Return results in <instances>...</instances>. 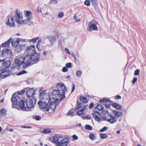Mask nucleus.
I'll return each instance as SVG.
<instances>
[{
	"label": "nucleus",
	"mask_w": 146,
	"mask_h": 146,
	"mask_svg": "<svg viewBox=\"0 0 146 146\" xmlns=\"http://www.w3.org/2000/svg\"><path fill=\"white\" fill-rule=\"evenodd\" d=\"M57 86L58 89L53 90L51 93L52 95L54 96L53 98H54L56 102V105L59 104L65 98L64 93L66 90L65 86L63 84L58 83Z\"/></svg>",
	"instance_id": "1"
},
{
	"label": "nucleus",
	"mask_w": 146,
	"mask_h": 146,
	"mask_svg": "<svg viewBox=\"0 0 146 146\" xmlns=\"http://www.w3.org/2000/svg\"><path fill=\"white\" fill-rule=\"evenodd\" d=\"M26 57H29L30 61L31 63H36L40 60V54L36 53L34 45H31L27 48L25 53L24 54Z\"/></svg>",
	"instance_id": "2"
},
{
	"label": "nucleus",
	"mask_w": 146,
	"mask_h": 146,
	"mask_svg": "<svg viewBox=\"0 0 146 146\" xmlns=\"http://www.w3.org/2000/svg\"><path fill=\"white\" fill-rule=\"evenodd\" d=\"M40 101H46L47 102H49V108L50 109L54 110L56 109V105L55 103L56 102L54 98H52L50 99L49 95L46 93L45 91H40Z\"/></svg>",
	"instance_id": "3"
},
{
	"label": "nucleus",
	"mask_w": 146,
	"mask_h": 146,
	"mask_svg": "<svg viewBox=\"0 0 146 146\" xmlns=\"http://www.w3.org/2000/svg\"><path fill=\"white\" fill-rule=\"evenodd\" d=\"M24 100V99H22L19 103V106L22 109H26V107L29 109L34 107L36 102V98L34 97L33 100L30 99H28L26 100Z\"/></svg>",
	"instance_id": "4"
},
{
	"label": "nucleus",
	"mask_w": 146,
	"mask_h": 146,
	"mask_svg": "<svg viewBox=\"0 0 146 146\" xmlns=\"http://www.w3.org/2000/svg\"><path fill=\"white\" fill-rule=\"evenodd\" d=\"M29 57H26L24 54L23 56H16L15 60V64L17 66H20L22 64L23 65V67H25L29 66L31 63L30 61V59Z\"/></svg>",
	"instance_id": "5"
},
{
	"label": "nucleus",
	"mask_w": 146,
	"mask_h": 146,
	"mask_svg": "<svg viewBox=\"0 0 146 146\" xmlns=\"http://www.w3.org/2000/svg\"><path fill=\"white\" fill-rule=\"evenodd\" d=\"M53 138L52 142L54 143L56 146H67L68 143L67 138H62L61 136L58 135L54 136Z\"/></svg>",
	"instance_id": "6"
},
{
	"label": "nucleus",
	"mask_w": 146,
	"mask_h": 146,
	"mask_svg": "<svg viewBox=\"0 0 146 146\" xmlns=\"http://www.w3.org/2000/svg\"><path fill=\"white\" fill-rule=\"evenodd\" d=\"M13 13L9 15L5 21V24L10 27H13L15 26L14 20L13 18Z\"/></svg>",
	"instance_id": "7"
},
{
	"label": "nucleus",
	"mask_w": 146,
	"mask_h": 146,
	"mask_svg": "<svg viewBox=\"0 0 146 146\" xmlns=\"http://www.w3.org/2000/svg\"><path fill=\"white\" fill-rule=\"evenodd\" d=\"M49 102H47L46 101H40L38 103V104L39 105L40 108L41 109H44V110L48 111L50 108L49 105L48 103Z\"/></svg>",
	"instance_id": "8"
},
{
	"label": "nucleus",
	"mask_w": 146,
	"mask_h": 146,
	"mask_svg": "<svg viewBox=\"0 0 146 146\" xmlns=\"http://www.w3.org/2000/svg\"><path fill=\"white\" fill-rule=\"evenodd\" d=\"M20 101V98L19 96L15 94H14L12 97L11 102L12 103V107L15 108L14 106L18 104Z\"/></svg>",
	"instance_id": "9"
},
{
	"label": "nucleus",
	"mask_w": 146,
	"mask_h": 146,
	"mask_svg": "<svg viewBox=\"0 0 146 146\" xmlns=\"http://www.w3.org/2000/svg\"><path fill=\"white\" fill-rule=\"evenodd\" d=\"M5 59L2 60L0 59V63L1 64V68L2 70L9 68L11 64V62L10 61H5Z\"/></svg>",
	"instance_id": "10"
},
{
	"label": "nucleus",
	"mask_w": 146,
	"mask_h": 146,
	"mask_svg": "<svg viewBox=\"0 0 146 146\" xmlns=\"http://www.w3.org/2000/svg\"><path fill=\"white\" fill-rule=\"evenodd\" d=\"M12 55L11 51L10 49H4L2 51V57L6 58H9Z\"/></svg>",
	"instance_id": "11"
},
{
	"label": "nucleus",
	"mask_w": 146,
	"mask_h": 146,
	"mask_svg": "<svg viewBox=\"0 0 146 146\" xmlns=\"http://www.w3.org/2000/svg\"><path fill=\"white\" fill-rule=\"evenodd\" d=\"M11 73V72L9 70H3L0 73V76L1 78H4L8 77Z\"/></svg>",
	"instance_id": "12"
},
{
	"label": "nucleus",
	"mask_w": 146,
	"mask_h": 146,
	"mask_svg": "<svg viewBox=\"0 0 146 146\" xmlns=\"http://www.w3.org/2000/svg\"><path fill=\"white\" fill-rule=\"evenodd\" d=\"M23 41V40H22L21 42L19 43L15 47V50L16 52H20L24 49L25 47V45L21 44Z\"/></svg>",
	"instance_id": "13"
},
{
	"label": "nucleus",
	"mask_w": 146,
	"mask_h": 146,
	"mask_svg": "<svg viewBox=\"0 0 146 146\" xmlns=\"http://www.w3.org/2000/svg\"><path fill=\"white\" fill-rule=\"evenodd\" d=\"M110 119H108L106 117H105V119L108 122L111 123H113L116 122L117 120L116 118V117H115L112 115H110Z\"/></svg>",
	"instance_id": "14"
},
{
	"label": "nucleus",
	"mask_w": 146,
	"mask_h": 146,
	"mask_svg": "<svg viewBox=\"0 0 146 146\" xmlns=\"http://www.w3.org/2000/svg\"><path fill=\"white\" fill-rule=\"evenodd\" d=\"M100 114V113L98 111H95L94 113H92V115L93 118L96 121L99 122L101 121V118L98 115Z\"/></svg>",
	"instance_id": "15"
},
{
	"label": "nucleus",
	"mask_w": 146,
	"mask_h": 146,
	"mask_svg": "<svg viewBox=\"0 0 146 146\" xmlns=\"http://www.w3.org/2000/svg\"><path fill=\"white\" fill-rule=\"evenodd\" d=\"M36 91L35 89L33 88H31L28 90L26 92L27 96L29 97H30L34 96L35 94Z\"/></svg>",
	"instance_id": "16"
},
{
	"label": "nucleus",
	"mask_w": 146,
	"mask_h": 146,
	"mask_svg": "<svg viewBox=\"0 0 146 146\" xmlns=\"http://www.w3.org/2000/svg\"><path fill=\"white\" fill-rule=\"evenodd\" d=\"M22 40V39L20 38L17 39L16 40H13L11 41L12 44L13 46L15 47L19 43L21 42Z\"/></svg>",
	"instance_id": "17"
},
{
	"label": "nucleus",
	"mask_w": 146,
	"mask_h": 146,
	"mask_svg": "<svg viewBox=\"0 0 146 146\" xmlns=\"http://www.w3.org/2000/svg\"><path fill=\"white\" fill-rule=\"evenodd\" d=\"M47 38L49 41L51 45L52 46L56 41L55 37L54 36H50L47 37Z\"/></svg>",
	"instance_id": "18"
},
{
	"label": "nucleus",
	"mask_w": 146,
	"mask_h": 146,
	"mask_svg": "<svg viewBox=\"0 0 146 146\" xmlns=\"http://www.w3.org/2000/svg\"><path fill=\"white\" fill-rule=\"evenodd\" d=\"M88 31H90L91 30H98V27L95 24H92L88 28Z\"/></svg>",
	"instance_id": "19"
},
{
	"label": "nucleus",
	"mask_w": 146,
	"mask_h": 146,
	"mask_svg": "<svg viewBox=\"0 0 146 146\" xmlns=\"http://www.w3.org/2000/svg\"><path fill=\"white\" fill-rule=\"evenodd\" d=\"M14 14L15 15V19L16 18H18L19 19H22L23 18V15L22 14L20 13L19 11L17 10L16 12H14Z\"/></svg>",
	"instance_id": "20"
},
{
	"label": "nucleus",
	"mask_w": 146,
	"mask_h": 146,
	"mask_svg": "<svg viewBox=\"0 0 146 146\" xmlns=\"http://www.w3.org/2000/svg\"><path fill=\"white\" fill-rule=\"evenodd\" d=\"M113 113L115 116V117H120L122 116L123 113L122 112L118 111L116 110H113Z\"/></svg>",
	"instance_id": "21"
},
{
	"label": "nucleus",
	"mask_w": 146,
	"mask_h": 146,
	"mask_svg": "<svg viewBox=\"0 0 146 146\" xmlns=\"http://www.w3.org/2000/svg\"><path fill=\"white\" fill-rule=\"evenodd\" d=\"M86 109L82 108L80 110L78 111L77 112V114L79 115H81L82 114H84L86 113Z\"/></svg>",
	"instance_id": "22"
},
{
	"label": "nucleus",
	"mask_w": 146,
	"mask_h": 146,
	"mask_svg": "<svg viewBox=\"0 0 146 146\" xmlns=\"http://www.w3.org/2000/svg\"><path fill=\"white\" fill-rule=\"evenodd\" d=\"M24 13H25V16L28 18H32V13L31 12L29 11H25Z\"/></svg>",
	"instance_id": "23"
},
{
	"label": "nucleus",
	"mask_w": 146,
	"mask_h": 146,
	"mask_svg": "<svg viewBox=\"0 0 146 146\" xmlns=\"http://www.w3.org/2000/svg\"><path fill=\"white\" fill-rule=\"evenodd\" d=\"M11 40V38L9 39L7 41L5 42V43L2 44V46L3 47H6L9 46L10 44Z\"/></svg>",
	"instance_id": "24"
},
{
	"label": "nucleus",
	"mask_w": 146,
	"mask_h": 146,
	"mask_svg": "<svg viewBox=\"0 0 146 146\" xmlns=\"http://www.w3.org/2000/svg\"><path fill=\"white\" fill-rule=\"evenodd\" d=\"M80 101L84 103H87L88 102L86 98L83 96H80Z\"/></svg>",
	"instance_id": "25"
},
{
	"label": "nucleus",
	"mask_w": 146,
	"mask_h": 146,
	"mask_svg": "<svg viewBox=\"0 0 146 146\" xmlns=\"http://www.w3.org/2000/svg\"><path fill=\"white\" fill-rule=\"evenodd\" d=\"M100 138L102 139L106 138L108 137L107 133H100Z\"/></svg>",
	"instance_id": "26"
},
{
	"label": "nucleus",
	"mask_w": 146,
	"mask_h": 146,
	"mask_svg": "<svg viewBox=\"0 0 146 146\" xmlns=\"http://www.w3.org/2000/svg\"><path fill=\"white\" fill-rule=\"evenodd\" d=\"M7 111L5 108H2L0 110V115L1 116L5 115Z\"/></svg>",
	"instance_id": "27"
},
{
	"label": "nucleus",
	"mask_w": 146,
	"mask_h": 146,
	"mask_svg": "<svg viewBox=\"0 0 146 146\" xmlns=\"http://www.w3.org/2000/svg\"><path fill=\"white\" fill-rule=\"evenodd\" d=\"M51 131L49 129H44L42 131V133L44 134H48L51 133Z\"/></svg>",
	"instance_id": "28"
},
{
	"label": "nucleus",
	"mask_w": 146,
	"mask_h": 146,
	"mask_svg": "<svg viewBox=\"0 0 146 146\" xmlns=\"http://www.w3.org/2000/svg\"><path fill=\"white\" fill-rule=\"evenodd\" d=\"M21 19L18 18H16L15 20L16 22L19 24H22L23 23V21Z\"/></svg>",
	"instance_id": "29"
},
{
	"label": "nucleus",
	"mask_w": 146,
	"mask_h": 146,
	"mask_svg": "<svg viewBox=\"0 0 146 146\" xmlns=\"http://www.w3.org/2000/svg\"><path fill=\"white\" fill-rule=\"evenodd\" d=\"M85 128L87 130H91L92 129V127L89 125H86L85 126Z\"/></svg>",
	"instance_id": "30"
},
{
	"label": "nucleus",
	"mask_w": 146,
	"mask_h": 146,
	"mask_svg": "<svg viewBox=\"0 0 146 146\" xmlns=\"http://www.w3.org/2000/svg\"><path fill=\"white\" fill-rule=\"evenodd\" d=\"M41 40H38L37 43L36 45V47L37 49L39 50H40L41 49H40L39 48V47L40 46V43L41 42Z\"/></svg>",
	"instance_id": "31"
},
{
	"label": "nucleus",
	"mask_w": 146,
	"mask_h": 146,
	"mask_svg": "<svg viewBox=\"0 0 146 146\" xmlns=\"http://www.w3.org/2000/svg\"><path fill=\"white\" fill-rule=\"evenodd\" d=\"M109 101V99H107L105 98H104L103 99L100 100V102L101 103H106V102H108Z\"/></svg>",
	"instance_id": "32"
},
{
	"label": "nucleus",
	"mask_w": 146,
	"mask_h": 146,
	"mask_svg": "<svg viewBox=\"0 0 146 146\" xmlns=\"http://www.w3.org/2000/svg\"><path fill=\"white\" fill-rule=\"evenodd\" d=\"M91 3L94 6H96L97 5V0H89Z\"/></svg>",
	"instance_id": "33"
},
{
	"label": "nucleus",
	"mask_w": 146,
	"mask_h": 146,
	"mask_svg": "<svg viewBox=\"0 0 146 146\" xmlns=\"http://www.w3.org/2000/svg\"><path fill=\"white\" fill-rule=\"evenodd\" d=\"M31 19H32V18H27L26 20L23 21V23L25 24H27L30 23L31 22L30 20Z\"/></svg>",
	"instance_id": "34"
},
{
	"label": "nucleus",
	"mask_w": 146,
	"mask_h": 146,
	"mask_svg": "<svg viewBox=\"0 0 146 146\" xmlns=\"http://www.w3.org/2000/svg\"><path fill=\"white\" fill-rule=\"evenodd\" d=\"M66 115L67 116L70 115L71 116H73L74 115V113L71 110H70L67 113Z\"/></svg>",
	"instance_id": "35"
},
{
	"label": "nucleus",
	"mask_w": 146,
	"mask_h": 146,
	"mask_svg": "<svg viewBox=\"0 0 146 146\" xmlns=\"http://www.w3.org/2000/svg\"><path fill=\"white\" fill-rule=\"evenodd\" d=\"M96 108L99 111H100L103 110V106L100 105H98L96 107Z\"/></svg>",
	"instance_id": "36"
},
{
	"label": "nucleus",
	"mask_w": 146,
	"mask_h": 146,
	"mask_svg": "<svg viewBox=\"0 0 146 146\" xmlns=\"http://www.w3.org/2000/svg\"><path fill=\"white\" fill-rule=\"evenodd\" d=\"M89 138L92 140H93L95 139V137L93 133H90L89 135Z\"/></svg>",
	"instance_id": "37"
},
{
	"label": "nucleus",
	"mask_w": 146,
	"mask_h": 146,
	"mask_svg": "<svg viewBox=\"0 0 146 146\" xmlns=\"http://www.w3.org/2000/svg\"><path fill=\"white\" fill-rule=\"evenodd\" d=\"M39 38L38 37L35 38L31 40H30V41L32 42L33 43H35L36 42L37 40L39 39Z\"/></svg>",
	"instance_id": "38"
},
{
	"label": "nucleus",
	"mask_w": 146,
	"mask_h": 146,
	"mask_svg": "<svg viewBox=\"0 0 146 146\" xmlns=\"http://www.w3.org/2000/svg\"><path fill=\"white\" fill-rule=\"evenodd\" d=\"M140 70L139 69H136L134 72V75L135 76H138L139 74Z\"/></svg>",
	"instance_id": "39"
},
{
	"label": "nucleus",
	"mask_w": 146,
	"mask_h": 146,
	"mask_svg": "<svg viewBox=\"0 0 146 146\" xmlns=\"http://www.w3.org/2000/svg\"><path fill=\"white\" fill-rule=\"evenodd\" d=\"M27 73V72L25 70H23L17 74V75H20L23 74H24Z\"/></svg>",
	"instance_id": "40"
},
{
	"label": "nucleus",
	"mask_w": 146,
	"mask_h": 146,
	"mask_svg": "<svg viewBox=\"0 0 146 146\" xmlns=\"http://www.w3.org/2000/svg\"><path fill=\"white\" fill-rule=\"evenodd\" d=\"M82 74V72L81 70L77 71L76 73L77 76L78 77H80L81 76Z\"/></svg>",
	"instance_id": "41"
},
{
	"label": "nucleus",
	"mask_w": 146,
	"mask_h": 146,
	"mask_svg": "<svg viewBox=\"0 0 146 146\" xmlns=\"http://www.w3.org/2000/svg\"><path fill=\"white\" fill-rule=\"evenodd\" d=\"M84 4L88 6H89L90 5V1L86 0L84 2Z\"/></svg>",
	"instance_id": "42"
},
{
	"label": "nucleus",
	"mask_w": 146,
	"mask_h": 146,
	"mask_svg": "<svg viewBox=\"0 0 146 146\" xmlns=\"http://www.w3.org/2000/svg\"><path fill=\"white\" fill-rule=\"evenodd\" d=\"M33 117L36 120H39L41 119V117L40 116L35 115Z\"/></svg>",
	"instance_id": "43"
},
{
	"label": "nucleus",
	"mask_w": 146,
	"mask_h": 146,
	"mask_svg": "<svg viewBox=\"0 0 146 146\" xmlns=\"http://www.w3.org/2000/svg\"><path fill=\"white\" fill-rule=\"evenodd\" d=\"M91 116L90 115H88L87 116H85L84 117H82V118L84 119H90L91 118Z\"/></svg>",
	"instance_id": "44"
},
{
	"label": "nucleus",
	"mask_w": 146,
	"mask_h": 146,
	"mask_svg": "<svg viewBox=\"0 0 146 146\" xmlns=\"http://www.w3.org/2000/svg\"><path fill=\"white\" fill-rule=\"evenodd\" d=\"M72 63H68L66 64V66L68 68H70L72 67Z\"/></svg>",
	"instance_id": "45"
},
{
	"label": "nucleus",
	"mask_w": 146,
	"mask_h": 146,
	"mask_svg": "<svg viewBox=\"0 0 146 146\" xmlns=\"http://www.w3.org/2000/svg\"><path fill=\"white\" fill-rule=\"evenodd\" d=\"M82 107V104L81 103H78L77 104L76 107V109L78 110L79 109Z\"/></svg>",
	"instance_id": "46"
},
{
	"label": "nucleus",
	"mask_w": 146,
	"mask_h": 146,
	"mask_svg": "<svg viewBox=\"0 0 146 146\" xmlns=\"http://www.w3.org/2000/svg\"><path fill=\"white\" fill-rule=\"evenodd\" d=\"M108 129V128L106 127H104L103 128L101 129L100 131V132H103L104 131H105L107 130Z\"/></svg>",
	"instance_id": "47"
},
{
	"label": "nucleus",
	"mask_w": 146,
	"mask_h": 146,
	"mask_svg": "<svg viewBox=\"0 0 146 146\" xmlns=\"http://www.w3.org/2000/svg\"><path fill=\"white\" fill-rule=\"evenodd\" d=\"M64 16V13L63 12L60 13L58 14V17L59 18H61Z\"/></svg>",
	"instance_id": "48"
},
{
	"label": "nucleus",
	"mask_w": 146,
	"mask_h": 146,
	"mask_svg": "<svg viewBox=\"0 0 146 146\" xmlns=\"http://www.w3.org/2000/svg\"><path fill=\"white\" fill-rule=\"evenodd\" d=\"M68 69L66 68V67H64L62 69V71L64 72H67Z\"/></svg>",
	"instance_id": "49"
},
{
	"label": "nucleus",
	"mask_w": 146,
	"mask_h": 146,
	"mask_svg": "<svg viewBox=\"0 0 146 146\" xmlns=\"http://www.w3.org/2000/svg\"><path fill=\"white\" fill-rule=\"evenodd\" d=\"M72 138L74 140H77L78 139V137L75 135H73L72 136Z\"/></svg>",
	"instance_id": "50"
},
{
	"label": "nucleus",
	"mask_w": 146,
	"mask_h": 146,
	"mask_svg": "<svg viewBox=\"0 0 146 146\" xmlns=\"http://www.w3.org/2000/svg\"><path fill=\"white\" fill-rule=\"evenodd\" d=\"M122 108V106L118 104L115 108L119 110Z\"/></svg>",
	"instance_id": "51"
},
{
	"label": "nucleus",
	"mask_w": 146,
	"mask_h": 146,
	"mask_svg": "<svg viewBox=\"0 0 146 146\" xmlns=\"http://www.w3.org/2000/svg\"><path fill=\"white\" fill-rule=\"evenodd\" d=\"M72 88L71 92H72L74 91V90H75V86L74 84H72Z\"/></svg>",
	"instance_id": "52"
},
{
	"label": "nucleus",
	"mask_w": 146,
	"mask_h": 146,
	"mask_svg": "<svg viewBox=\"0 0 146 146\" xmlns=\"http://www.w3.org/2000/svg\"><path fill=\"white\" fill-rule=\"evenodd\" d=\"M137 79L136 77L134 78L132 81L133 84H135L137 80Z\"/></svg>",
	"instance_id": "53"
},
{
	"label": "nucleus",
	"mask_w": 146,
	"mask_h": 146,
	"mask_svg": "<svg viewBox=\"0 0 146 146\" xmlns=\"http://www.w3.org/2000/svg\"><path fill=\"white\" fill-rule=\"evenodd\" d=\"M94 105V104L93 102H92L90 104V105L89 106V108L90 109L92 108L93 107Z\"/></svg>",
	"instance_id": "54"
},
{
	"label": "nucleus",
	"mask_w": 146,
	"mask_h": 146,
	"mask_svg": "<svg viewBox=\"0 0 146 146\" xmlns=\"http://www.w3.org/2000/svg\"><path fill=\"white\" fill-rule=\"evenodd\" d=\"M21 127L24 128L31 129L32 128V127L31 126H21Z\"/></svg>",
	"instance_id": "55"
},
{
	"label": "nucleus",
	"mask_w": 146,
	"mask_h": 146,
	"mask_svg": "<svg viewBox=\"0 0 146 146\" xmlns=\"http://www.w3.org/2000/svg\"><path fill=\"white\" fill-rule=\"evenodd\" d=\"M118 104L117 103H113L112 104V106L113 107L115 108Z\"/></svg>",
	"instance_id": "56"
},
{
	"label": "nucleus",
	"mask_w": 146,
	"mask_h": 146,
	"mask_svg": "<svg viewBox=\"0 0 146 146\" xmlns=\"http://www.w3.org/2000/svg\"><path fill=\"white\" fill-rule=\"evenodd\" d=\"M115 98L116 99H121V97L119 95H117L115 96Z\"/></svg>",
	"instance_id": "57"
},
{
	"label": "nucleus",
	"mask_w": 146,
	"mask_h": 146,
	"mask_svg": "<svg viewBox=\"0 0 146 146\" xmlns=\"http://www.w3.org/2000/svg\"><path fill=\"white\" fill-rule=\"evenodd\" d=\"M104 105L106 106V108H108L110 107V104L106 105L104 104Z\"/></svg>",
	"instance_id": "58"
},
{
	"label": "nucleus",
	"mask_w": 146,
	"mask_h": 146,
	"mask_svg": "<svg viewBox=\"0 0 146 146\" xmlns=\"http://www.w3.org/2000/svg\"><path fill=\"white\" fill-rule=\"evenodd\" d=\"M53 1V2H52V3H54V4H57L58 3V1H56V0H55L54 1Z\"/></svg>",
	"instance_id": "59"
},
{
	"label": "nucleus",
	"mask_w": 146,
	"mask_h": 146,
	"mask_svg": "<svg viewBox=\"0 0 146 146\" xmlns=\"http://www.w3.org/2000/svg\"><path fill=\"white\" fill-rule=\"evenodd\" d=\"M24 93V91L23 90H22L21 91V92H18L19 94H23Z\"/></svg>",
	"instance_id": "60"
},
{
	"label": "nucleus",
	"mask_w": 146,
	"mask_h": 146,
	"mask_svg": "<svg viewBox=\"0 0 146 146\" xmlns=\"http://www.w3.org/2000/svg\"><path fill=\"white\" fill-rule=\"evenodd\" d=\"M88 106V105H84V109H86V111H87V110L86 109V108Z\"/></svg>",
	"instance_id": "61"
},
{
	"label": "nucleus",
	"mask_w": 146,
	"mask_h": 146,
	"mask_svg": "<svg viewBox=\"0 0 146 146\" xmlns=\"http://www.w3.org/2000/svg\"><path fill=\"white\" fill-rule=\"evenodd\" d=\"M71 54H72V56L74 57H74H76L75 54L74 52H72Z\"/></svg>",
	"instance_id": "62"
},
{
	"label": "nucleus",
	"mask_w": 146,
	"mask_h": 146,
	"mask_svg": "<svg viewBox=\"0 0 146 146\" xmlns=\"http://www.w3.org/2000/svg\"><path fill=\"white\" fill-rule=\"evenodd\" d=\"M65 51L67 53H68L69 51V50L66 48L65 49Z\"/></svg>",
	"instance_id": "63"
},
{
	"label": "nucleus",
	"mask_w": 146,
	"mask_h": 146,
	"mask_svg": "<svg viewBox=\"0 0 146 146\" xmlns=\"http://www.w3.org/2000/svg\"><path fill=\"white\" fill-rule=\"evenodd\" d=\"M25 82L27 84H29L30 83V82L28 80H26Z\"/></svg>",
	"instance_id": "64"
}]
</instances>
